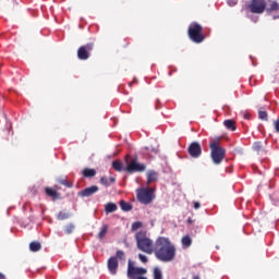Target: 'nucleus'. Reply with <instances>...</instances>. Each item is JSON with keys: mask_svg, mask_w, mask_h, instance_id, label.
I'll list each match as a JSON object with an SVG mask.
<instances>
[{"mask_svg": "<svg viewBox=\"0 0 279 279\" xmlns=\"http://www.w3.org/2000/svg\"><path fill=\"white\" fill-rule=\"evenodd\" d=\"M116 258L123 260V258H125V253L123 251H117Z\"/></svg>", "mask_w": 279, "mask_h": 279, "instance_id": "7c9ffc66", "label": "nucleus"}, {"mask_svg": "<svg viewBox=\"0 0 279 279\" xmlns=\"http://www.w3.org/2000/svg\"><path fill=\"white\" fill-rule=\"evenodd\" d=\"M278 10H279V4L276 1L270 0L268 7H267V2H266V10L265 11L268 14H271V12H278Z\"/></svg>", "mask_w": 279, "mask_h": 279, "instance_id": "4468645a", "label": "nucleus"}, {"mask_svg": "<svg viewBox=\"0 0 279 279\" xmlns=\"http://www.w3.org/2000/svg\"><path fill=\"white\" fill-rule=\"evenodd\" d=\"M112 168L114 169V171L118 172L125 171V168H123V162L119 160L112 161Z\"/></svg>", "mask_w": 279, "mask_h": 279, "instance_id": "6ab92c4d", "label": "nucleus"}, {"mask_svg": "<svg viewBox=\"0 0 279 279\" xmlns=\"http://www.w3.org/2000/svg\"><path fill=\"white\" fill-rule=\"evenodd\" d=\"M161 263H171L175 258V245L171 240L165 236H159L155 242V251L153 252Z\"/></svg>", "mask_w": 279, "mask_h": 279, "instance_id": "f257e3e1", "label": "nucleus"}, {"mask_svg": "<svg viewBox=\"0 0 279 279\" xmlns=\"http://www.w3.org/2000/svg\"><path fill=\"white\" fill-rule=\"evenodd\" d=\"M210 156L214 165H221L226 159V148L221 147L219 141L215 140L209 143Z\"/></svg>", "mask_w": 279, "mask_h": 279, "instance_id": "20e7f679", "label": "nucleus"}, {"mask_svg": "<svg viewBox=\"0 0 279 279\" xmlns=\"http://www.w3.org/2000/svg\"><path fill=\"white\" fill-rule=\"evenodd\" d=\"M138 258L141 260V263H147L148 262L147 256H145V255H143L141 253L138 254Z\"/></svg>", "mask_w": 279, "mask_h": 279, "instance_id": "473e14b6", "label": "nucleus"}, {"mask_svg": "<svg viewBox=\"0 0 279 279\" xmlns=\"http://www.w3.org/2000/svg\"><path fill=\"white\" fill-rule=\"evenodd\" d=\"M99 191V186L92 185L78 192V197H90V195H95Z\"/></svg>", "mask_w": 279, "mask_h": 279, "instance_id": "9b49d317", "label": "nucleus"}, {"mask_svg": "<svg viewBox=\"0 0 279 279\" xmlns=\"http://www.w3.org/2000/svg\"><path fill=\"white\" fill-rule=\"evenodd\" d=\"M254 23H258V17H256L255 20H253Z\"/></svg>", "mask_w": 279, "mask_h": 279, "instance_id": "58836bf2", "label": "nucleus"}, {"mask_svg": "<svg viewBox=\"0 0 279 279\" xmlns=\"http://www.w3.org/2000/svg\"><path fill=\"white\" fill-rule=\"evenodd\" d=\"M194 208L195 210H198V208H202V204H199V202H194Z\"/></svg>", "mask_w": 279, "mask_h": 279, "instance_id": "f704fd0d", "label": "nucleus"}, {"mask_svg": "<svg viewBox=\"0 0 279 279\" xmlns=\"http://www.w3.org/2000/svg\"><path fill=\"white\" fill-rule=\"evenodd\" d=\"M187 36L190 40L196 45H199L206 40V36L204 35V27L196 22L190 24L187 28Z\"/></svg>", "mask_w": 279, "mask_h": 279, "instance_id": "7ed1b4c3", "label": "nucleus"}, {"mask_svg": "<svg viewBox=\"0 0 279 279\" xmlns=\"http://www.w3.org/2000/svg\"><path fill=\"white\" fill-rule=\"evenodd\" d=\"M0 279H5V275H3L2 272H0Z\"/></svg>", "mask_w": 279, "mask_h": 279, "instance_id": "4c0bfd02", "label": "nucleus"}, {"mask_svg": "<svg viewBox=\"0 0 279 279\" xmlns=\"http://www.w3.org/2000/svg\"><path fill=\"white\" fill-rule=\"evenodd\" d=\"M137 199L141 204H151L154 202L156 195H154V189L150 187H142L136 190Z\"/></svg>", "mask_w": 279, "mask_h": 279, "instance_id": "423d86ee", "label": "nucleus"}, {"mask_svg": "<svg viewBox=\"0 0 279 279\" xmlns=\"http://www.w3.org/2000/svg\"><path fill=\"white\" fill-rule=\"evenodd\" d=\"M135 241L141 252H144V254H154L156 246H154V241L147 236L146 231L135 233Z\"/></svg>", "mask_w": 279, "mask_h": 279, "instance_id": "f03ea898", "label": "nucleus"}, {"mask_svg": "<svg viewBox=\"0 0 279 279\" xmlns=\"http://www.w3.org/2000/svg\"><path fill=\"white\" fill-rule=\"evenodd\" d=\"M156 180H158V172L149 170L147 172V184H151V182H156Z\"/></svg>", "mask_w": 279, "mask_h": 279, "instance_id": "dca6fc26", "label": "nucleus"}, {"mask_svg": "<svg viewBox=\"0 0 279 279\" xmlns=\"http://www.w3.org/2000/svg\"><path fill=\"white\" fill-rule=\"evenodd\" d=\"M155 151V154H158V150H154Z\"/></svg>", "mask_w": 279, "mask_h": 279, "instance_id": "a19ab883", "label": "nucleus"}, {"mask_svg": "<svg viewBox=\"0 0 279 279\" xmlns=\"http://www.w3.org/2000/svg\"><path fill=\"white\" fill-rule=\"evenodd\" d=\"M100 184L104 186H110V182H108V179L106 177L100 178Z\"/></svg>", "mask_w": 279, "mask_h": 279, "instance_id": "2f4dec72", "label": "nucleus"}, {"mask_svg": "<svg viewBox=\"0 0 279 279\" xmlns=\"http://www.w3.org/2000/svg\"><path fill=\"white\" fill-rule=\"evenodd\" d=\"M59 184L66 186V189H73V183L69 182L66 179H59Z\"/></svg>", "mask_w": 279, "mask_h": 279, "instance_id": "393cba45", "label": "nucleus"}, {"mask_svg": "<svg viewBox=\"0 0 279 279\" xmlns=\"http://www.w3.org/2000/svg\"><path fill=\"white\" fill-rule=\"evenodd\" d=\"M93 49H95L94 43H87L86 45L81 46L77 49V58L78 60L86 61L90 58V53H93Z\"/></svg>", "mask_w": 279, "mask_h": 279, "instance_id": "1a4fd4ad", "label": "nucleus"}, {"mask_svg": "<svg viewBox=\"0 0 279 279\" xmlns=\"http://www.w3.org/2000/svg\"><path fill=\"white\" fill-rule=\"evenodd\" d=\"M258 118H259L262 121H267V111L259 110V111H258Z\"/></svg>", "mask_w": 279, "mask_h": 279, "instance_id": "c756f323", "label": "nucleus"}, {"mask_svg": "<svg viewBox=\"0 0 279 279\" xmlns=\"http://www.w3.org/2000/svg\"><path fill=\"white\" fill-rule=\"evenodd\" d=\"M228 5H230V8H234V5H236L238 1L236 0H229L227 1Z\"/></svg>", "mask_w": 279, "mask_h": 279, "instance_id": "72a5a7b5", "label": "nucleus"}, {"mask_svg": "<svg viewBox=\"0 0 279 279\" xmlns=\"http://www.w3.org/2000/svg\"><path fill=\"white\" fill-rule=\"evenodd\" d=\"M253 149H254V151H263V143H260V142H255L254 144H253Z\"/></svg>", "mask_w": 279, "mask_h": 279, "instance_id": "cd10ccee", "label": "nucleus"}, {"mask_svg": "<svg viewBox=\"0 0 279 279\" xmlns=\"http://www.w3.org/2000/svg\"><path fill=\"white\" fill-rule=\"evenodd\" d=\"M191 243H192L191 236L189 235L183 236L182 245H184V247H191Z\"/></svg>", "mask_w": 279, "mask_h": 279, "instance_id": "a878e982", "label": "nucleus"}, {"mask_svg": "<svg viewBox=\"0 0 279 279\" xmlns=\"http://www.w3.org/2000/svg\"><path fill=\"white\" fill-rule=\"evenodd\" d=\"M97 175V171L95 169L85 168L83 170L84 178H95Z\"/></svg>", "mask_w": 279, "mask_h": 279, "instance_id": "f3484780", "label": "nucleus"}, {"mask_svg": "<svg viewBox=\"0 0 279 279\" xmlns=\"http://www.w3.org/2000/svg\"><path fill=\"white\" fill-rule=\"evenodd\" d=\"M110 182H111L112 184H114V182H117V179H116L114 177H111V178H110Z\"/></svg>", "mask_w": 279, "mask_h": 279, "instance_id": "e433bc0d", "label": "nucleus"}, {"mask_svg": "<svg viewBox=\"0 0 279 279\" xmlns=\"http://www.w3.org/2000/svg\"><path fill=\"white\" fill-rule=\"evenodd\" d=\"M275 130L279 133V120L275 121Z\"/></svg>", "mask_w": 279, "mask_h": 279, "instance_id": "c9c22d12", "label": "nucleus"}, {"mask_svg": "<svg viewBox=\"0 0 279 279\" xmlns=\"http://www.w3.org/2000/svg\"><path fill=\"white\" fill-rule=\"evenodd\" d=\"M45 193L48 197H51V199H60V193H58L57 190H53V187H46Z\"/></svg>", "mask_w": 279, "mask_h": 279, "instance_id": "ddd939ff", "label": "nucleus"}, {"mask_svg": "<svg viewBox=\"0 0 279 279\" xmlns=\"http://www.w3.org/2000/svg\"><path fill=\"white\" fill-rule=\"evenodd\" d=\"M154 279H162V270L160 268L154 269Z\"/></svg>", "mask_w": 279, "mask_h": 279, "instance_id": "c85d7f7f", "label": "nucleus"}, {"mask_svg": "<svg viewBox=\"0 0 279 279\" xmlns=\"http://www.w3.org/2000/svg\"><path fill=\"white\" fill-rule=\"evenodd\" d=\"M246 10L252 14H263L267 10V0H251L246 4Z\"/></svg>", "mask_w": 279, "mask_h": 279, "instance_id": "6e6552de", "label": "nucleus"}, {"mask_svg": "<svg viewBox=\"0 0 279 279\" xmlns=\"http://www.w3.org/2000/svg\"><path fill=\"white\" fill-rule=\"evenodd\" d=\"M223 125H225V128H227V130H230V132L236 131V122L232 119L225 120Z\"/></svg>", "mask_w": 279, "mask_h": 279, "instance_id": "2eb2a0df", "label": "nucleus"}, {"mask_svg": "<svg viewBox=\"0 0 279 279\" xmlns=\"http://www.w3.org/2000/svg\"><path fill=\"white\" fill-rule=\"evenodd\" d=\"M109 227L108 225H104L100 232L97 234V239L101 241V239L106 238V234H108Z\"/></svg>", "mask_w": 279, "mask_h": 279, "instance_id": "aec40b11", "label": "nucleus"}, {"mask_svg": "<svg viewBox=\"0 0 279 279\" xmlns=\"http://www.w3.org/2000/svg\"><path fill=\"white\" fill-rule=\"evenodd\" d=\"M128 158H130V155L125 157V162L128 165L124 168V171H126V173H143V171L147 169L145 163L138 162V157H134L130 161H128Z\"/></svg>", "mask_w": 279, "mask_h": 279, "instance_id": "39448f33", "label": "nucleus"}, {"mask_svg": "<svg viewBox=\"0 0 279 279\" xmlns=\"http://www.w3.org/2000/svg\"><path fill=\"white\" fill-rule=\"evenodd\" d=\"M141 228H143V222L135 221L131 226V232H136V230H141Z\"/></svg>", "mask_w": 279, "mask_h": 279, "instance_id": "b1692460", "label": "nucleus"}, {"mask_svg": "<svg viewBox=\"0 0 279 279\" xmlns=\"http://www.w3.org/2000/svg\"><path fill=\"white\" fill-rule=\"evenodd\" d=\"M69 217H71V215H69V213H66V211H59L57 214L58 221H64V220L69 219Z\"/></svg>", "mask_w": 279, "mask_h": 279, "instance_id": "4be33fe9", "label": "nucleus"}, {"mask_svg": "<svg viewBox=\"0 0 279 279\" xmlns=\"http://www.w3.org/2000/svg\"><path fill=\"white\" fill-rule=\"evenodd\" d=\"M73 230H75V225L70 223L65 226L64 232L65 234H73Z\"/></svg>", "mask_w": 279, "mask_h": 279, "instance_id": "bb28decb", "label": "nucleus"}, {"mask_svg": "<svg viewBox=\"0 0 279 279\" xmlns=\"http://www.w3.org/2000/svg\"><path fill=\"white\" fill-rule=\"evenodd\" d=\"M29 250L31 252H40V250H43V245L40 242L33 241L29 244Z\"/></svg>", "mask_w": 279, "mask_h": 279, "instance_id": "a211bd4d", "label": "nucleus"}, {"mask_svg": "<svg viewBox=\"0 0 279 279\" xmlns=\"http://www.w3.org/2000/svg\"><path fill=\"white\" fill-rule=\"evenodd\" d=\"M105 210H106L107 214H109V213H116V210H117V204H114V203H108V204L106 205V207H105Z\"/></svg>", "mask_w": 279, "mask_h": 279, "instance_id": "5701e85b", "label": "nucleus"}, {"mask_svg": "<svg viewBox=\"0 0 279 279\" xmlns=\"http://www.w3.org/2000/svg\"><path fill=\"white\" fill-rule=\"evenodd\" d=\"M147 270L143 267H135L132 260H129L126 276L129 279H147Z\"/></svg>", "mask_w": 279, "mask_h": 279, "instance_id": "0eeeda50", "label": "nucleus"}, {"mask_svg": "<svg viewBox=\"0 0 279 279\" xmlns=\"http://www.w3.org/2000/svg\"><path fill=\"white\" fill-rule=\"evenodd\" d=\"M244 119H250V116H244Z\"/></svg>", "mask_w": 279, "mask_h": 279, "instance_id": "ea45409f", "label": "nucleus"}, {"mask_svg": "<svg viewBox=\"0 0 279 279\" xmlns=\"http://www.w3.org/2000/svg\"><path fill=\"white\" fill-rule=\"evenodd\" d=\"M107 267H108L110 274H112V276H114L117 274V269H119V259H117V257H114V256L110 257L108 259Z\"/></svg>", "mask_w": 279, "mask_h": 279, "instance_id": "f8f14e48", "label": "nucleus"}, {"mask_svg": "<svg viewBox=\"0 0 279 279\" xmlns=\"http://www.w3.org/2000/svg\"><path fill=\"white\" fill-rule=\"evenodd\" d=\"M187 151L192 158H199L202 156V145L198 142L190 144Z\"/></svg>", "mask_w": 279, "mask_h": 279, "instance_id": "9d476101", "label": "nucleus"}, {"mask_svg": "<svg viewBox=\"0 0 279 279\" xmlns=\"http://www.w3.org/2000/svg\"><path fill=\"white\" fill-rule=\"evenodd\" d=\"M120 207L122 210H124V213H130V210H132V204H130L125 201L120 202Z\"/></svg>", "mask_w": 279, "mask_h": 279, "instance_id": "412c9836", "label": "nucleus"}]
</instances>
